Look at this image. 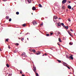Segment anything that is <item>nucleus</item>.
<instances>
[{
    "instance_id": "obj_16",
    "label": "nucleus",
    "mask_w": 76,
    "mask_h": 76,
    "mask_svg": "<svg viewBox=\"0 0 76 76\" xmlns=\"http://www.w3.org/2000/svg\"><path fill=\"white\" fill-rule=\"evenodd\" d=\"M32 51L33 52V53H35V52H36L35 50L34 49L32 50Z\"/></svg>"
},
{
    "instance_id": "obj_37",
    "label": "nucleus",
    "mask_w": 76,
    "mask_h": 76,
    "mask_svg": "<svg viewBox=\"0 0 76 76\" xmlns=\"http://www.w3.org/2000/svg\"><path fill=\"white\" fill-rule=\"evenodd\" d=\"M6 41H9V39H7Z\"/></svg>"
},
{
    "instance_id": "obj_34",
    "label": "nucleus",
    "mask_w": 76,
    "mask_h": 76,
    "mask_svg": "<svg viewBox=\"0 0 76 76\" xmlns=\"http://www.w3.org/2000/svg\"><path fill=\"white\" fill-rule=\"evenodd\" d=\"M69 44H70L72 45H73V43L71 44V42H70L69 43Z\"/></svg>"
},
{
    "instance_id": "obj_13",
    "label": "nucleus",
    "mask_w": 76,
    "mask_h": 76,
    "mask_svg": "<svg viewBox=\"0 0 76 76\" xmlns=\"http://www.w3.org/2000/svg\"><path fill=\"white\" fill-rule=\"evenodd\" d=\"M57 61H58V63H61V61L60 60H58V59H57Z\"/></svg>"
},
{
    "instance_id": "obj_36",
    "label": "nucleus",
    "mask_w": 76,
    "mask_h": 76,
    "mask_svg": "<svg viewBox=\"0 0 76 76\" xmlns=\"http://www.w3.org/2000/svg\"><path fill=\"white\" fill-rule=\"evenodd\" d=\"M43 25V23H42V24H40L41 26H42V25Z\"/></svg>"
},
{
    "instance_id": "obj_43",
    "label": "nucleus",
    "mask_w": 76,
    "mask_h": 76,
    "mask_svg": "<svg viewBox=\"0 0 76 76\" xmlns=\"http://www.w3.org/2000/svg\"><path fill=\"white\" fill-rule=\"evenodd\" d=\"M63 27H64V28H66V26H64H64H63Z\"/></svg>"
},
{
    "instance_id": "obj_38",
    "label": "nucleus",
    "mask_w": 76,
    "mask_h": 76,
    "mask_svg": "<svg viewBox=\"0 0 76 76\" xmlns=\"http://www.w3.org/2000/svg\"><path fill=\"white\" fill-rule=\"evenodd\" d=\"M67 67L68 68V69H70V68L68 66Z\"/></svg>"
},
{
    "instance_id": "obj_30",
    "label": "nucleus",
    "mask_w": 76,
    "mask_h": 76,
    "mask_svg": "<svg viewBox=\"0 0 76 76\" xmlns=\"http://www.w3.org/2000/svg\"><path fill=\"white\" fill-rule=\"evenodd\" d=\"M58 32V33L57 34H58V35H59V34H60V32Z\"/></svg>"
},
{
    "instance_id": "obj_20",
    "label": "nucleus",
    "mask_w": 76,
    "mask_h": 76,
    "mask_svg": "<svg viewBox=\"0 0 76 76\" xmlns=\"http://www.w3.org/2000/svg\"><path fill=\"white\" fill-rule=\"evenodd\" d=\"M15 45H17V46H18V45H19V43H16L15 44Z\"/></svg>"
},
{
    "instance_id": "obj_32",
    "label": "nucleus",
    "mask_w": 76,
    "mask_h": 76,
    "mask_svg": "<svg viewBox=\"0 0 76 76\" xmlns=\"http://www.w3.org/2000/svg\"><path fill=\"white\" fill-rule=\"evenodd\" d=\"M12 76V74H10L8 75V76Z\"/></svg>"
},
{
    "instance_id": "obj_47",
    "label": "nucleus",
    "mask_w": 76,
    "mask_h": 76,
    "mask_svg": "<svg viewBox=\"0 0 76 76\" xmlns=\"http://www.w3.org/2000/svg\"><path fill=\"white\" fill-rule=\"evenodd\" d=\"M50 34H51V35H53V33H51Z\"/></svg>"
},
{
    "instance_id": "obj_21",
    "label": "nucleus",
    "mask_w": 76,
    "mask_h": 76,
    "mask_svg": "<svg viewBox=\"0 0 76 76\" xmlns=\"http://www.w3.org/2000/svg\"><path fill=\"white\" fill-rule=\"evenodd\" d=\"M6 66L7 67H9V64H7L6 65Z\"/></svg>"
},
{
    "instance_id": "obj_18",
    "label": "nucleus",
    "mask_w": 76,
    "mask_h": 76,
    "mask_svg": "<svg viewBox=\"0 0 76 76\" xmlns=\"http://www.w3.org/2000/svg\"><path fill=\"white\" fill-rule=\"evenodd\" d=\"M65 28H66L67 29H68V28H69V27L68 26H66V27Z\"/></svg>"
},
{
    "instance_id": "obj_15",
    "label": "nucleus",
    "mask_w": 76,
    "mask_h": 76,
    "mask_svg": "<svg viewBox=\"0 0 76 76\" xmlns=\"http://www.w3.org/2000/svg\"><path fill=\"white\" fill-rule=\"evenodd\" d=\"M39 7H42V5L40 4H39Z\"/></svg>"
},
{
    "instance_id": "obj_24",
    "label": "nucleus",
    "mask_w": 76,
    "mask_h": 76,
    "mask_svg": "<svg viewBox=\"0 0 76 76\" xmlns=\"http://www.w3.org/2000/svg\"><path fill=\"white\" fill-rule=\"evenodd\" d=\"M12 21V19L11 18H10L9 19V22H11Z\"/></svg>"
},
{
    "instance_id": "obj_60",
    "label": "nucleus",
    "mask_w": 76,
    "mask_h": 76,
    "mask_svg": "<svg viewBox=\"0 0 76 76\" xmlns=\"http://www.w3.org/2000/svg\"><path fill=\"white\" fill-rule=\"evenodd\" d=\"M42 56H44V55H42Z\"/></svg>"
},
{
    "instance_id": "obj_23",
    "label": "nucleus",
    "mask_w": 76,
    "mask_h": 76,
    "mask_svg": "<svg viewBox=\"0 0 76 76\" xmlns=\"http://www.w3.org/2000/svg\"><path fill=\"white\" fill-rule=\"evenodd\" d=\"M16 15H19V12H16Z\"/></svg>"
},
{
    "instance_id": "obj_55",
    "label": "nucleus",
    "mask_w": 76,
    "mask_h": 76,
    "mask_svg": "<svg viewBox=\"0 0 76 76\" xmlns=\"http://www.w3.org/2000/svg\"><path fill=\"white\" fill-rule=\"evenodd\" d=\"M66 67H68V66H67V65H66Z\"/></svg>"
},
{
    "instance_id": "obj_59",
    "label": "nucleus",
    "mask_w": 76,
    "mask_h": 76,
    "mask_svg": "<svg viewBox=\"0 0 76 76\" xmlns=\"http://www.w3.org/2000/svg\"><path fill=\"white\" fill-rule=\"evenodd\" d=\"M27 33H26V35H27Z\"/></svg>"
},
{
    "instance_id": "obj_25",
    "label": "nucleus",
    "mask_w": 76,
    "mask_h": 76,
    "mask_svg": "<svg viewBox=\"0 0 76 76\" xmlns=\"http://www.w3.org/2000/svg\"><path fill=\"white\" fill-rule=\"evenodd\" d=\"M61 25L62 26H64V23H61Z\"/></svg>"
},
{
    "instance_id": "obj_63",
    "label": "nucleus",
    "mask_w": 76,
    "mask_h": 76,
    "mask_svg": "<svg viewBox=\"0 0 76 76\" xmlns=\"http://www.w3.org/2000/svg\"><path fill=\"white\" fill-rule=\"evenodd\" d=\"M32 15H33V13H31Z\"/></svg>"
},
{
    "instance_id": "obj_42",
    "label": "nucleus",
    "mask_w": 76,
    "mask_h": 76,
    "mask_svg": "<svg viewBox=\"0 0 76 76\" xmlns=\"http://www.w3.org/2000/svg\"><path fill=\"white\" fill-rule=\"evenodd\" d=\"M3 1H7V0H3Z\"/></svg>"
},
{
    "instance_id": "obj_4",
    "label": "nucleus",
    "mask_w": 76,
    "mask_h": 76,
    "mask_svg": "<svg viewBox=\"0 0 76 76\" xmlns=\"http://www.w3.org/2000/svg\"><path fill=\"white\" fill-rule=\"evenodd\" d=\"M67 2V0H63L62 1V4H65Z\"/></svg>"
},
{
    "instance_id": "obj_35",
    "label": "nucleus",
    "mask_w": 76,
    "mask_h": 76,
    "mask_svg": "<svg viewBox=\"0 0 76 76\" xmlns=\"http://www.w3.org/2000/svg\"><path fill=\"white\" fill-rule=\"evenodd\" d=\"M24 40V38H23L22 39H21V41H23Z\"/></svg>"
},
{
    "instance_id": "obj_12",
    "label": "nucleus",
    "mask_w": 76,
    "mask_h": 76,
    "mask_svg": "<svg viewBox=\"0 0 76 76\" xmlns=\"http://www.w3.org/2000/svg\"><path fill=\"white\" fill-rule=\"evenodd\" d=\"M38 53H37L36 54L37 55H39V54H41V53L39 51H38Z\"/></svg>"
},
{
    "instance_id": "obj_54",
    "label": "nucleus",
    "mask_w": 76,
    "mask_h": 76,
    "mask_svg": "<svg viewBox=\"0 0 76 76\" xmlns=\"http://www.w3.org/2000/svg\"><path fill=\"white\" fill-rule=\"evenodd\" d=\"M69 3H71V2H70V1H69Z\"/></svg>"
},
{
    "instance_id": "obj_45",
    "label": "nucleus",
    "mask_w": 76,
    "mask_h": 76,
    "mask_svg": "<svg viewBox=\"0 0 76 76\" xmlns=\"http://www.w3.org/2000/svg\"><path fill=\"white\" fill-rule=\"evenodd\" d=\"M68 32L69 34H70V32L69 31H68Z\"/></svg>"
},
{
    "instance_id": "obj_64",
    "label": "nucleus",
    "mask_w": 76,
    "mask_h": 76,
    "mask_svg": "<svg viewBox=\"0 0 76 76\" xmlns=\"http://www.w3.org/2000/svg\"><path fill=\"white\" fill-rule=\"evenodd\" d=\"M20 34H22V33H20Z\"/></svg>"
},
{
    "instance_id": "obj_9",
    "label": "nucleus",
    "mask_w": 76,
    "mask_h": 76,
    "mask_svg": "<svg viewBox=\"0 0 76 76\" xmlns=\"http://www.w3.org/2000/svg\"><path fill=\"white\" fill-rule=\"evenodd\" d=\"M27 1L28 2V3H31L32 2L31 1V0H27Z\"/></svg>"
},
{
    "instance_id": "obj_62",
    "label": "nucleus",
    "mask_w": 76,
    "mask_h": 76,
    "mask_svg": "<svg viewBox=\"0 0 76 76\" xmlns=\"http://www.w3.org/2000/svg\"><path fill=\"white\" fill-rule=\"evenodd\" d=\"M27 34H29V33H27Z\"/></svg>"
},
{
    "instance_id": "obj_41",
    "label": "nucleus",
    "mask_w": 76,
    "mask_h": 76,
    "mask_svg": "<svg viewBox=\"0 0 76 76\" xmlns=\"http://www.w3.org/2000/svg\"><path fill=\"white\" fill-rule=\"evenodd\" d=\"M20 73H21V74H22V71H20Z\"/></svg>"
},
{
    "instance_id": "obj_14",
    "label": "nucleus",
    "mask_w": 76,
    "mask_h": 76,
    "mask_svg": "<svg viewBox=\"0 0 76 76\" xmlns=\"http://www.w3.org/2000/svg\"><path fill=\"white\" fill-rule=\"evenodd\" d=\"M68 20L69 22H71V20H70V18H68Z\"/></svg>"
},
{
    "instance_id": "obj_8",
    "label": "nucleus",
    "mask_w": 76,
    "mask_h": 76,
    "mask_svg": "<svg viewBox=\"0 0 76 76\" xmlns=\"http://www.w3.org/2000/svg\"><path fill=\"white\" fill-rule=\"evenodd\" d=\"M35 9H36V8L35 7H33L32 8V10H35Z\"/></svg>"
},
{
    "instance_id": "obj_40",
    "label": "nucleus",
    "mask_w": 76,
    "mask_h": 76,
    "mask_svg": "<svg viewBox=\"0 0 76 76\" xmlns=\"http://www.w3.org/2000/svg\"><path fill=\"white\" fill-rule=\"evenodd\" d=\"M66 58H68V57H68V56L67 55H66Z\"/></svg>"
},
{
    "instance_id": "obj_44",
    "label": "nucleus",
    "mask_w": 76,
    "mask_h": 76,
    "mask_svg": "<svg viewBox=\"0 0 76 76\" xmlns=\"http://www.w3.org/2000/svg\"><path fill=\"white\" fill-rule=\"evenodd\" d=\"M17 51V50H15V51L14 52V53H16V52H15V51Z\"/></svg>"
},
{
    "instance_id": "obj_50",
    "label": "nucleus",
    "mask_w": 76,
    "mask_h": 76,
    "mask_svg": "<svg viewBox=\"0 0 76 76\" xmlns=\"http://www.w3.org/2000/svg\"><path fill=\"white\" fill-rule=\"evenodd\" d=\"M73 7L72 9V10H73Z\"/></svg>"
},
{
    "instance_id": "obj_6",
    "label": "nucleus",
    "mask_w": 76,
    "mask_h": 76,
    "mask_svg": "<svg viewBox=\"0 0 76 76\" xmlns=\"http://www.w3.org/2000/svg\"><path fill=\"white\" fill-rule=\"evenodd\" d=\"M72 56H73V55H71V56H69V58L72 60H73V57Z\"/></svg>"
},
{
    "instance_id": "obj_5",
    "label": "nucleus",
    "mask_w": 76,
    "mask_h": 76,
    "mask_svg": "<svg viewBox=\"0 0 76 76\" xmlns=\"http://www.w3.org/2000/svg\"><path fill=\"white\" fill-rule=\"evenodd\" d=\"M33 23L34 25H36L37 24V22L34 21H33Z\"/></svg>"
},
{
    "instance_id": "obj_28",
    "label": "nucleus",
    "mask_w": 76,
    "mask_h": 76,
    "mask_svg": "<svg viewBox=\"0 0 76 76\" xmlns=\"http://www.w3.org/2000/svg\"><path fill=\"white\" fill-rule=\"evenodd\" d=\"M62 8L63 9H64V6H63Z\"/></svg>"
},
{
    "instance_id": "obj_11",
    "label": "nucleus",
    "mask_w": 76,
    "mask_h": 76,
    "mask_svg": "<svg viewBox=\"0 0 76 76\" xmlns=\"http://www.w3.org/2000/svg\"><path fill=\"white\" fill-rule=\"evenodd\" d=\"M6 19H9V16H6Z\"/></svg>"
},
{
    "instance_id": "obj_48",
    "label": "nucleus",
    "mask_w": 76,
    "mask_h": 76,
    "mask_svg": "<svg viewBox=\"0 0 76 76\" xmlns=\"http://www.w3.org/2000/svg\"><path fill=\"white\" fill-rule=\"evenodd\" d=\"M58 45H60V44H59L58 43Z\"/></svg>"
},
{
    "instance_id": "obj_33",
    "label": "nucleus",
    "mask_w": 76,
    "mask_h": 76,
    "mask_svg": "<svg viewBox=\"0 0 76 76\" xmlns=\"http://www.w3.org/2000/svg\"><path fill=\"white\" fill-rule=\"evenodd\" d=\"M70 30L72 32H73V30H72V29H70Z\"/></svg>"
},
{
    "instance_id": "obj_26",
    "label": "nucleus",
    "mask_w": 76,
    "mask_h": 76,
    "mask_svg": "<svg viewBox=\"0 0 76 76\" xmlns=\"http://www.w3.org/2000/svg\"><path fill=\"white\" fill-rule=\"evenodd\" d=\"M23 26H26V24H24L23 25Z\"/></svg>"
},
{
    "instance_id": "obj_29",
    "label": "nucleus",
    "mask_w": 76,
    "mask_h": 76,
    "mask_svg": "<svg viewBox=\"0 0 76 76\" xmlns=\"http://www.w3.org/2000/svg\"><path fill=\"white\" fill-rule=\"evenodd\" d=\"M63 40H66V37H64L63 38Z\"/></svg>"
},
{
    "instance_id": "obj_53",
    "label": "nucleus",
    "mask_w": 76,
    "mask_h": 76,
    "mask_svg": "<svg viewBox=\"0 0 76 76\" xmlns=\"http://www.w3.org/2000/svg\"><path fill=\"white\" fill-rule=\"evenodd\" d=\"M45 18L47 19V18H48V17H45Z\"/></svg>"
},
{
    "instance_id": "obj_58",
    "label": "nucleus",
    "mask_w": 76,
    "mask_h": 76,
    "mask_svg": "<svg viewBox=\"0 0 76 76\" xmlns=\"http://www.w3.org/2000/svg\"><path fill=\"white\" fill-rule=\"evenodd\" d=\"M50 49L51 50H53V49H52V48H50Z\"/></svg>"
},
{
    "instance_id": "obj_22",
    "label": "nucleus",
    "mask_w": 76,
    "mask_h": 76,
    "mask_svg": "<svg viewBox=\"0 0 76 76\" xmlns=\"http://www.w3.org/2000/svg\"><path fill=\"white\" fill-rule=\"evenodd\" d=\"M69 35L71 37H73V35H72L70 33L69 34Z\"/></svg>"
},
{
    "instance_id": "obj_61",
    "label": "nucleus",
    "mask_w": 76,
    "mask_h": 76,
    "mask_svg": "<svg viewBox=\"0 0 76 76\" xmlns=\"http://www.w3.org/2000/svg\"><path fill=\"white\" fill-rule=\"evenodd\" d=\"M70 74H72V72H70Z\"/></svg>"
},
{
    "instance_id": "obj_46",
    "label": "nucleus",
    "mask_w": 76,
    "mask_h": 76,
    "mask_svg": "<svg viewBox=\"0 0 76 76\" xmlns=\"http://www.w3.org/2000/svg\"><path fill=\"white\" fill-rule=\"evenodd\" d=\"M8 48L9 49L10 48V46H8Z\"/></svg>"
},
{
    "instance_id": "obj_52",
    "label": "nucleus",
    "mask_w": 76,
    "mask_h": 76,
    "mask_svg": "<svg viewBox=\"0 0 76 76\" xmlns=\"http://www.w3.org/2000/svg\"><path fill=\"white\" fill-rule=\"evenodd\" d=\"M44 55H46V56H47V54L46 53H45Z\"/></svg>"
},
{
    "instance_id": "obj_31",
    "label": "nucleus",
    "mask_w": 76,
    "mask_h": 76,
    "mask_svg": "<svg viewBox=\"0 0 76 76\" xmlns=\"http://www.w3.org/2000/svg\"><path fill=\"white\" fill-rule=\"evenodd\" d=\"M49 34H46L47 37H48V36H49Z\"/></svg>"
},
{
    "instance_id": "obj_2",
    "label": "nucleus",
    "mask_w": 76,
    "mask_h": 76,
    "mask_svg": "<svg viewBox=\"0 0 76 76\" xmlns=\"http://www.w3.org/2000/svg\"><path fill=\"white\" fill-rule=\"evenodd\" d=\"M26 54L25 53H23V54H21V56H23V57H27V56L26 55Z\"/></svg>"
},
{
    "instance_id": "obj_39",
    "label": "nucleus",
    "mask_w": 76,
    "mask_h": 76,
    "mask_svg": "<svg viewBox=\"0 0 76 76\" xmlns=\"http://www.w3.org/2000/svg\"><path fill=\"white\" fill-rule=\"evenodd\" d=\"M66 12H68V11L69 10H68V9H66Z\"/></svg>"
},
{
    "instance_id": "obj_17",
    "label": "nucleus",
    "mask_w": 76,
    "mask_h": 76,
    "mask_svg": "<svg viewBox=\"0 0 76 76\" xmlns=\"http://www.w3.org/2000/svg\"><path fill=\"white\" fill-rule=\"evenodd\" d=\"M59 42H61V39H60V38H59Z\"/></svg>"
},
{
    "instance_id": "obj_19",
    "label": "nucleus",
    "mask_w": 76,
    "mask_h": 76,
    "mask_svg": "<svg viewBox=\"0 0 76 76\" xmlns=\"http://www.w3.org/2000/svg\"><path fill=\"white\" fill-rule=\"evenodd\" d=\"M36 74V76H39V75L38 74V73H37L36 72H35Z\"/></svg>"
},
{
    "instance_id": "obj_10",
    "label": "nucleus",
    "mask_w": 76,
    "mask_h": 76,
    "mask_svg": "<svg viewBox=\"0 0 76 76\" xmlns=\"http://www.w3.org/2000/svg\"><path fill=\"white\" fill-rule=\"evenodd\" d=\"M58 26H61V23H60V22H59L58 23Z\"/></svg>"
},
{
    "instance_id": "obj_3",
    "label": "nucleus",
    "mask_w": 76,
    "mask_h": 76,
    "mask_svg": "<svg viewBox=\"0 0 76 76\" xmlns=\"http://www.w3.org/2000/svg\"><path fill=\"white\" fill-rule=\"evenodd\" d=\"M33 70H34V72H35V73H36V71H35V70H36V67H35V66H33Z\"/></svg>"
},
{
    "instance_id": "obj_57",
    "label": "nucleus",
    "mask_w": 76,
    "mask_h": 76,
    "mask_svg": "<svg viewBox=\"0 0 76 76\" xmlns=\"http://www.w3.org/2000/svg\"><path fill=\"white\" fill-rule=\"evenodd\" d=\"M27 40H28L29 41V39L28 38H27Z\"/></svg>"
},
{
    "instance_id": "obj_7",
    "label": "nucleus",
    "mask_w": 76,
    "mask_h": 76,
    "mask_svg": "<svg viewBox=\"0 0 76 76\" xmlns=\"http://www.w3.org/2000/svg\"><path fill=\"white\" fill-rule=\"evenodd\" d=\"M68 8L69 9H72V7L70 5L68 6Z\"/></svg>"
},
{
    "instance_id": "obj_1",
    "label": "nucleus",
    "mask_w": 76,
    "mask_h": 76,
    "mask_svg": "<svg viewBox=\"0 0 76 76\" xmlns=\"http://www.w3.org/2000/svg\"><path fill=\"white\" fill-rule=\"evenodd\" d=\"M58 18V17L56 16H53V20L54 22H57L58 20H57V19Z\"/></svg>"
},
{
    "instance_id": "obj_49",
    "label": "nucleus",
    "mask_w": 76,
    "mask_h": 76,
    "mask_svg": "<svg viewBox=\"0 0 76 76\" xmlns=\"http://www.w3.org/2000/svg\"><path fill=\"white\" fill-rule=\"evenodd\" d=\"M22 76H25V75H24L23 74L22 75Z\"/></svg>"
},
{
    "instance_id": "obj_51",
    "label": "nucleus",
    "mask_w": 76,
    "mask_h": 76,
    "mask_svg": "<svg viewBox=\"0 0 76 76\" xmlns=\"http://www.w3.org/2000/svg\"><path fill=\"white\" fill-rule=\"evenodd\" d=\"M0 51H1V48H0Z\"/></svg>"
},
{
    "instance_id": "obj_56",
    "label": "nucleus",
    "mask_w": 76,
    "mask_h": 76,
    "mask_svg": "<svg viewBox=\"0 0 76 76\" xmlns=\"http://www.w3.org/2000/svg\"><path fill=\"white\" fill-rule=\"evenodd\" d=\"M61 19V18H59V19Z\"/></svg>"
},
{
    "instance_id": "obj_27",
    "label": "nucleus",
    "mask_w": 76,
    "mask_h": 76,
    "mask_svg": "<svg viewBox=\"0 0 76 76\" xmlns=\"http://www.w3.org/2000/svg\"><path fill=\"white\" fill-rule=\"evenodd\" d=\"M63 63H64V64H63V65L64 66H65V65L64 64H67L66 63H65L64 62H63Z\"/></svg>"
}]
</instances>
